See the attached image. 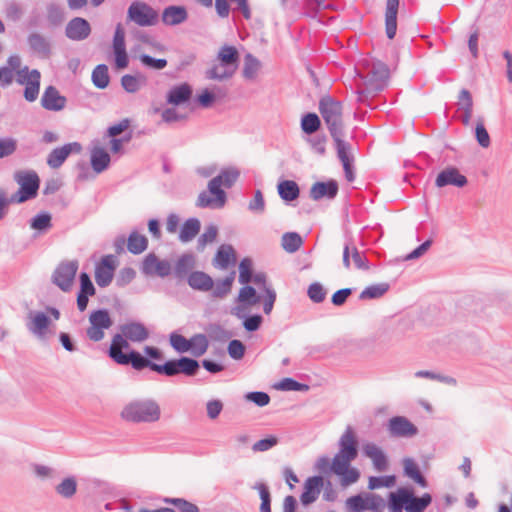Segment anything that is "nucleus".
<instances>
[{
  "instance_id": "nucleus-1",
  "label": "nucleus",
  "mask_w": 512,
  "mask_h": 512,
  "mask_svg": "<svg viewBox=\"0 0 512 512\" xmlns=\"http://www.w3.org/2000/svg\"><path fill=\"white\" fill-rule=\"evenodd\" d=\"M121 333L115 334L112 338L108 351L109 357L117 364L131 365L135 370L150 368L159 374L169 377L183 373L186 376H194L199 370L197 360L181 357L176 360H169L164 364H156L142 356L139 352L132 350L124 353L123 349L130 347L129 341L141 343L149 338L148 329L140 322H129L120 326Z\"/></svg>"
},
{
  "instance_id": "nucleus-2",
  "label": "nucleus",
  "mask_w": 512,
  "mask_h": 512,
  "mask_svg": "<svg viewBox=\"0 0 512 512\" xmlns=\"http://www.w3.org/2000/svg\"><path fill=\"white\" fill-rule=\"evenodd\" d=\"M239 171L235 168L224 169L221 173L212 178L208 183V192L203 191L199 194L196 206L200 208L219 209L226 203V193L221 189L223 185L230 188L238 179Z\"/></svg>"
},
{
  "instance_id": "nucleus-3",
  "label": "nucleus",
  "mask_w": 512,
  "mask_h": 512,
  "mask_svg": "<svg viewBox=\"0 0 512 512\" xmlns=\"http://www.w3.org/2000/svg\"><path fill=\"white\" fill-rule=\"evenodd\" d=\"M160 415V407L158 403L152 399L133 401L127 404L121 412L123 419L134 423L156 422L160 419Z\"/></svg>"
},
{
  "instance_id": "nucleus-4",
  "label": "nucleus",
  "mask_w": 512,
  "mask_h": 512,
  "mask_svg": "<svg viewBox=\"0 0 512 512\" xmlns=\"http://www.w3.org/2000/svg\"><path fill=\"white\" fill-rule=\"evenodd\" d=\"M319 112L331 136L344 135L343 107L340 101L331 96H323L319 101Z\"/></svg>"
},
{
  "instance_id": "nucleus-5",
  "label": "nucleus",
  "mask_w": 512,
  "mask_h": 512,
  "mask_svg": "<svg viewBox=\"0 0 512 512\" xmlns=\"http://www.w3.org/2000/svg\"><path fill=\"white\" fill-rule=\"evenodd\" d=\"M365 75L357 72V75L364 81L368 89L381 91L387 85L389 79L388 66L378 60H365L363 63Z\"/></svg>"
},
{
  "instance_id": "nucleus-6",
  "label": "nucleus",
  "mask_w": 512,
  "mask_h": 512,
  "mask_svg": "<svg viewBox=\"0 0 512 512\" xmlns=\"http://www.w3.org/2000/svg\"><path fill=\"white\" fill-rule=\"evenodd\" d=\"M315 470L320 473H334L340 476V484L342 487L350 486L356 483L360 478V472L357 468L351 467V463H345L343 466L330 465V459L327 456L319 457L314 466Z\"/></svg>"
},
{
  "instance_id": "nucleus-7",
  "label": "nucleus",
  "mask_w": 512,
  "mask_h": 512,
  "mask_svg": "<svg viewBox=\"0 0 512 512\" xmlns=\"http://www.w3.org/2000/svg\"><path fill=\"white\" fill-rule=\"evenodd\" d=\"M14 179L20 188L11 196V201L22 203L37 195L40 179L35 171H17L14 174Z\"/></svg>"
},
{
  "instance_id": "nucleus-8",
  "label": "nucleus",
  "mask_w": 512,
  "mask_h": 512,
  "mask_svg": "<svg viewBox=\"0 0 512 512\" xmlns=\"http://www.w3.org/2000/svg\"><path fill=\"white\" fill-rule=\"evenodd\" d=\"M339 451L336 453L330 465L343 466L345 463H351L357 458L358 448L357 439L352 427L348 426L339 439Z\"/></svg>"
},
{
  "instance_id": "nucleus-9",
  "label": "nucleus",
  "mask_w": 512,
  "mask_h": 512,
  "mask_svg": "<svg viewBox=\"0 0 512 512\" xmlns=\"http://www.w3.org/2000/svg\"><path fill=\"white\" fill-rule=\"evenodd\" d=\"M127 20L140 27L154 26L158 22V13L142 1H134L127 10Z\"/></svg>"
},
{
  "instance_id": "nucleus-10",
  "label": "nucleus",
  "mask_w": 512,
  "mask_h": 512,
  "mask_svg": "<svg viewBox=\"0 0 512 512\" xmlns=\"http://www.w3.org/2000/svg\"><path fill=\"white\" fill-rule=\"evenodd\" d=\"M347 510L363 512L370 510L372 512H382L385 508V502L379 495L372 493L358 494L349 497L346 502Z\"/></svg>"
},
{
  "instance_id": "nucleus-11",
  "label": "nucleus",
  "mask_w": 512,
  "mask_h": 512,
  "mask_svg": "<svg viewBox=\"0 0 512 512\" xmlns=\"http://www.w3.org/2000/svg\"><path fill=\"white\" fill-rule=\"evenodd\" d=\"M112 49L114 55V65L117 70H122L128 67L129 57L125 44V30L121 23L115 27V32L112 41Z\"/></svg>"
},
{
  "instance_id": "nucleus-12",
  "label": "nucleus",
  "mask_w": 512,
  "mask_h": 512,
  "mask_svg": "<svg viewBox=\"0 0 512 512\" xmlns=\"http://www.w3.org/2000/svg\"><path fill=\"white\" fill-rule=\"evenodd\" d=\"M77 270V261H68L61 263L53 274V282L61 290L69 291L73 285Z\"/></svg>"
},
{
  "instance_id": "nucleus-13",
  "label": "nucleus",
  "mask_w": 512,
  "mask_h": 512,
  "mask_svg": "<svg viewBox=\"0 0 512 512\" xmlns=\"http://www.w3.org/2000/svg\"><path fill=\"white\" fill-rule=\"evenodd\" d=\"M141 272L146 276L164 278L171 273V264L167 260H160L154 253H149L142 261Z\"/></svg>"
},
{
  "instance_id": "nucleus-14",
  "label": "nucleus",
  "mask_w": 512,
  "mask_h": 512,
  "mask_svg": "<svg viewBox=\"0 0 512 512\" xmlns=\"http://www.w3.org/2000/svg\"><path fill=\"white\" fill-rule=\"evenodd\" d=\"M116 260L113 255H105L95 267V281L101 288L107 287L113 280Z\"/></svg>"
},
{
  "instance_id": "nucleus-15",
  "label": "nucleus",
  "mask_w": 512,
  "mask_h": 512,
  "mask_svg": "<svg viewBox=\"0 0 512 512\" xmlns=\"http://www.w3.org/2000/svg\"><path fill=\"white\" fill-rule=\"evenodd\" d=\"M81 150L82 147L78 142L67 143L61 147L55 148L47 156V165L52 169H58L71 153H79Z\"/></svg>"
},
{
  "instance_id": "nucleus-16",
  "label": "nucleus",
  "mask_w": 512,
  "mask_h": 512,
  "mask_svg": "<svg viewBox=\"0 0 512 512\" xmlns=\"http://www.w3.org/2000/svg\"><path fill=\"white\" fill-rule=\"evenodd\" d=\"M388 431L394 437H413L418 433L417 427L404 416L392 417L388 422Z\"/></svg>"
},
{
  "instance_id": "nucleus-17",
  "label": "nucleus",
  "mask_w": 512,
  "mask_h": 512,
  "mask_svg": "<svg viewBox=\"0 0 512 512\" xmlns=\"http://www.w3.org/2000/svg\"><path fill=\"white\" fill-rule=\"evenodd\" d=\"M27 44L33 54L42 59H48L52 54L50 40L39 32H31L27 36Z\"/></svg>"
},
{
  "instance_id": "nucleus-18",
  "label": "nucleus",
  "mask_w": 512,
  "mask_h": 512,
  "mask_svg": "<svg viewBox=\"0 0 512 512\" xmlns=\"http://www.w3.org/2000/svg\"><path fill=\"white\" fill-rule=\"evenodd\" d=\"M67 99L61 95L57 88L48 86L41 97V106L48 111H61L66 107Z\"/></svg>"
},
{
  "instance_id": "nucleus-19",
  "label": "nucleus",
  "mask_w": 512,
  "mask_h": 512,
  "mask_svg": "<svg viewBox=\"0 0 512 512\" xmlns=\"http://www.w3.org/2000/svg\"><path fill=\"white\" fill-rule=\"evenodd\" d=\"M91 33V26L89 22L81 17L71 19L66 28L65 35L73 41H82L89 37Z\"/></svg>"
},
{
  "instance_id": "nucleus-20",
  "label": "nucleus",
  "mask_w": 512,
  "mask_h": 512,
  "mask_svg": "<svg viewBox=\"0 0 512 512\" xmlns=\"http://www.w3.org/2000/svg\"><path fill=\"white\" fill-rule=\"evenodd\" d=\"M468 180L466 176L461 174L456 167L450 166L442 170L436 180L435 185L438 188H442L448 185L456 186V187H464L467 184Z\"/></svg>"
},
{
  "instance_id": "nucleus-21",
  "label": "nucleus",
  "mask_w": 512,
  "mask_h": 512,
  "mask_svg": "<svg viewBox=\"0 0 512 512\" xmlns=\"http://www.w3.org/2000/svg\"><path fill=\"white\" fill-rule=\"evenodd\" d=\"M350 257L352 258L354 267L358 270H368L369 263L364 255L356 246L346 243L343 249V265L346 269L351 267Z\"/></svg>"
},
{
  "instance_id": "nucleus-22",
  "label": "nucleus",
  "mask_w": 512,
  "mask_h": 512,
  "mask_svg": "<svg viewBox=\"0 0 512 512\" xmlns=\"http://www.w3.org/2000/svg\"><path fill=\"white\" fill-rule=\"evenodd\" d=\"M363 454L369 458L376 471L384 472L388 469V459L384 451L372 442L365 443L362 447Z\"/></svg>"
},
{
  "instance_id": "nucleus-23",
  "label": "nucleus",
  "mask_w": 512,
  "mask_h": 512,
  "mask_svg": "<svg viewBox=\"0 0 512 512\" xmlns=\"http://www.w3.org/2000/svg\"><path fill=\"white\" fill-rule=\"evenodd\" d=\"M27 319L28 330L38 338H43L50 324L47 314L40 311H29Z\"/></svg>"
},
{
  "instance_id": "nucleus-24",
  "label": "nucleus",
  "mask_w": 512,
  "mask_h": 512,
  "mask_svg": "<svg viewBox=\"0 0 512 512\" xmlns=\"http://www.w3.org/2000/svg\"><path fill=\"white\" fill-rule=\"evenodd\" d=\"M323 484L324 481L321 476L307 478L304 483V490L300 496L301 503L303 505H309L315 502L319 497Z\"/></svg>"
},
{
  "instance_id": "nucleus-25",
  "label": "nucleus",
  "mask_w": 512,
  "mask_h": 512,
  "mask_svg": "<svg viewBox=\"0 0 512 512\" xmlns=\"http://www.w3.org/2000/svg\"><path fill=\"white\" fill-rule=\"evenodd\" d=\"M338 193V184L335 180L316 182L310 189V197L317 201L322 198L334 199Z\"/></svg>"
},
{
  "instance_id": "nucleus-26",
  "label": "nucleus",
  "mask_w": 512,
  "mask_h": 512,
  "mask_svg": "<svg viewBox=\"0 0 512 512\" xmlns=\"http://www.w3.org/2000/svg\"><path fill=\"white\" fill-rule=\"evenodd\" d=\"M192 88L188 83L173 86L166 95V102L170 105L179 106L190 100Z\"/></svg>"
},
{
  "instance_id": "nucleus-27",
  "label": "nucleus",
  "mask_w": 512,
  "mask_h": 512,
  "mask_svg": "<svg viewBox=\"0 0 512 512\" xmlns=\"http://www.w3.org/2000/svg\"><path fill=\"white\" fill-rule=\"evenodd\" d=\"M398 7L399 0H386L385 32L389 39L396 35Z\"/></svg>"
},
{
  "instance_id": "nucleus-28",
  "label": "nucleus",
  "mask_w": 512,
  "mask_h": 512,
  "mask_svg": "<svg viewBox=\"0 0 512 512\" xmlns=\"http://www.w3.org/2000/svg\"><path fill=\"white\" fill-rule=\"evenodd\" d=\"M188 18L187 10L184 6L171 5L162 12V22L168 26H176L184 23Z\"/></svg>"
},
{
  "instance_id": "nucleus-29",
  "label": "nucleus",
  "mask_w": 512,
  "mask_h": 512,
  "mask_svg": "<svg viewBox=\"0 0 512 512\" xmlns=\"http://www.w3.org/2000/svg\"><path fill=\"white\" fill-rule=\"evenodd\" d=\"M187 282L191 288L204 292L210 291L214 286L213 279L201 271L190 273Z\"/></svg>"
},
{
  "instance_id": "nucleus-30",
  "label": "nucleus",
  "mask_w": 512,
  "mask_h": 512,
  "mask_svg": "<svg viewBox=\"0 0 512 512\" xmlns=\"http://www.w3.org/2000/svg\"><path fill=\"white\" fill-rule=\"evenodd\" d=\"M90 160L92 169L96 173H101L109 167L111 158L104 148L97 146L91 150Z\"/></svg>"
},
{
  "instance_id": "nucleus-31",
  "label": "nucleus",
  "mask_w": 512,
  "mask_h": 512,
  "mask_svg": "<svg viewBox=\"0 0 512 512\" xmlns=\"http://www.w3.org/2000/svg\"><path fill=\"white\" fill-rule=\"evenodd\" d=\"M431 501L432 497L428 493L423 494L421 497H415L411 491L407 490L406 511L422 512L430 505Z\"/></svg>"
},
{
  "instance_id": "nucleus-32",
  "label": "nucleus",
  "mask_w": 512,
  "mask_h": 512,
  "mask_svg": "<svg viewBox=\"0 0 512 512\" xmlns=\"http://www.w3.org/2000/svg\"><path fill=\"white\" fill-rule=\"evenodd\" d=\"M148 247V239L138 231H132L127 238V250L138 255L144 252Z\"/></svg>"
},
{
  "instance_id": "nucleus-33",
  "label": "nucleus",
  "mask_w": 512,
  "mask_h": 512,
  "mask_svg": "<svg viewBox=\"0 0 512 512\" xmlns=\"http://www.w3.org/2000/svg\"><path fill=\"white\" fill-rule=\"evenodd\" d=\"M200 221L197 218H190L184 222L179 233V240L183 243L190 242L200 231Z\"/></svg>"
},
{
  "instance_id": "nucleus-34",
  "label": "nucleus",
  "mask_w": 512,
  "mask_h": 512,
  "mask_svg": "<svg viewBox=\"0 0 512 512\" xmlns=\"http://www.w3.org/2000/svg\"><path fill=\"white\" fill-rule=\"evenodd\" d=\"M32 79L25 84L24 98L28 102H34L39 95L41 73L37 69H32Z\"/></svg>"
},
{
  "instance_id": "nucleus-35",
  "label": "nucleus",
  "mask_w": 512,
  "mask_h": 512,
  "mask_svg": "<svg viewBox=\"0 0 512 512\" xmlns=\"http://www.w3.org/2000/svg\"><path fill=\"white\" fill-rule=\"evenodd\" d=\"M261 68V62L252 54L248 53L244 57L242 75L246 80H254Z\"/></svg>"
},
{
  "instance_id": "nucleus-36",
  "label": "nucleus",
  "mask_w": 512,
  "mask_h": 512,
  "mask_svg": "<svg viewBox=\"0 0 512 512\" xmlns=\"http://www.w3.org/2000/svg\"><path fill=\"white\" fill-rule=\"evenodd\" d=\"M235 70V67H230L228 65H224L223 63H219L206 71V78L219 81L225 80L231 78L235 73Z\"/></svg>"
},
{
  "instance_id": "nucleus-37",
  "label": "nucleus",
  "mask_w": 512,
  "mask_h": 512,
  "mask_svg": "<svg viewBox=\"0 0 512 512\" xmlns=\"http://www.w3.org/2000/svg\"><path fill=\"white\" fill-rule=\"evenodd\" d=\"M404 465V473L407 477L413 479L417 484H419L422 487L427 486L426 479L421 474L418 465L415 463V461L411 458H405L403 461Z\"/></svg>"
},
{
  "instance_id": "nucleus-38",
  "label": "nucleus",
  "mask_w": 512,
  "mask_h": 512,
  "mask_svg": "<svg viewBox=\"0 0 512 512\" xmlns=\"http://www.w3.org/2000/svg\"><path fill=\"white\" fill-rule=\"evenodd\" d=\"M278 193L285 201H293L299 196V187L292 180H284L278 184Z\"/></svg>"
},
{
  "instance_id": "nucleus-39",
  "label": "nucleus",
  "mask_w": 512,
  "mask_h": 512,
  "mask_svg": "<svg viewBox=\"0 0 512 512\" xmlns=\"http://www.w3.org/2000/svg\"><path fill=\"white\" fill-rule=\"evenodd\" d=\"M407 489L401 488L396 493L390 494L389 509L390 512H403L406 510Z\"/></svg>"
},
{
  "instance_id": "nucleus-40",
  "label": "nucleus",
  "mask_w": 512,
  "mask_h": 512,
  "mask_svg": "<svg viewBox=\"0 0 512 512\" xmlns=\"http://www.w3.org/2000/svg\"><path fill=\"white\" fill-rule=\"evenodd\" d=\"M235 258V251L231 245L223 244L218 248V251L215 255V262L222 269H226L231 259Z\"/></svg>"
},
{
  "instance_id": "nucleus-41",
  "label": "nucleus",
  "mask_w": 512,
  "mask_h": 512,
  "mask_svg": "<svg viewBox=\"0 0 512 512\" xmlns=\"http://www.w3.org/2000/svg\"><path fill=\"white\" fill-rule=\"evenodd\" d=\"M46 18L50 25H60L65 18L63 8L57 3H48L46 6Z\"/></svg>"
},
{
  "instance_id": "nucleus-42",
  "label": "nucleus",
  "mask_w": 512,
  "mask_h": 512,
  "mask_svg": "<svg viewBox=\"0 0 512 512\" xmlns=\"http://www.w3.org/2000/svg\"><path fill=\"white\" fill-rule=\"evenodd\" d=\"M217 59L224 65L236 68V63L238 61V51L234 46L225 45L219 50Z\"/></svg>"
},
{
  "instance_id": "nucleus-43",
  "label": "nucleus",
  "mask_w": 512,
  "mask_h": 512,
  "mask_svg": "<svg viewBox=\"0 0 512 512\" xmlns=\"http://www.w3.org/2000/svg\"><path fill=\"white\" fill-rule=\"evenodd\" d=\"M344 135L331 136L335 142L337 156L342 164L352 162L353 158L350 156L351 146L343 140Z\"/></svg>"
},
{
  "instance_id": "nucleus-44",
  "label": "nucleus",
  "mask_w": 512,
  "mask_h": 512,
  "mask_svg": "<svg viewBox=\"0 0 512 512\" xmlns=\"http://www.w3.org/2000/svg\"><path fill=\"white\" fill-rule=\"evenodd\" d=\"M89 322L91 325L102 329H109L113 324L108 311L104 309L93 311L90 314Z\"/></svg>"
},
{
  "instance_id": "nucleus-45",
  "label": "nucleus",
  "mask_w": 512,
  "mask_h": 512,
  "mask_svg": "<svg viewBox=\"0 0 512 512\" xmlns=\"http://www.w3.org/2000/svg\"><path fill=\"white\" fill-rule=\"evenodd\" d=\"M55 490L63 498H72L77 491V482L74 477H67L55 487Z\"/></svg>"
},
{
  "instance_id": "nucleus-46",
  "label": "nucleus",
  "mask_w": 512,
  "mask_h": 512,
  "mask_svg": "<svg viewBox=\"0 0 512 512\" xmlns=\"http://www.w3.org/2000/svg\"><path fill=\"white\" fill-rule=\"evenodd\" d=\"M303 244L301 236L296 232H287L282 236V247L289 253H294Z\"/></svg>"
},
{
  "instance_id": "nucleus-47",
  "label": "nucleus",
  "mask_w": 512,
  "mask_h": 512,
  "mask_svg": "<svg viewBox=\"0 0 512 512\" xmlns=\"http://www.w3.org/2000/svg\"><path fill=\"white\" fill-rule=\"evenodd\" d=\"M92 82L99 88L104 89L109 84L108 67L105 64L97 65L92 72Z\"/></svg>"
},
{
  "instance_id": "nucleus-48",
  "label": "nucleus",
  "mask_w": 512,
  "mask_h": 512,
  "mask_svg": "<svg viewBox=\"0 0 512 512\" xmlns=\"http://www.w3.org/2000/svg\"><path fill=\"white\" fill-rule=\"evenodd\" d=\"M190 345H191V348H190L191 353L195 357H200L206 353V351L209 347V342H208L206 335L196 334L190 338Z\"/></svg>"
},
{
  "instance_id": "nucleus-49",
  "label": "nucleus",
  "mask_w": 512,
  "mask_h": 512,
  "mask_svg": "<svg viewBox=\"0 0 512 512\" xmlns=\"http://www.w3.org/2000/svg\"><path fill=\"white\" fill-rule=\"evenodd\" d=\"M145 81L143 76L137 77L126 74L121 78V85L126 92L136 93L140 90L141 86L145 84Z\"/></svg>"
},
{
  "instance_id": "nucleus-50",
  "label": "nucleus",
  "mask_w": 512,
  "mask_h": 512,
  "mask_svg": "<svg viewBox=\"0 0 512 512\" xmlns=\"http://www.w3.org/2000/svg\"><path fill=\"white\" fill-rule=\"evenodd\" d=\"M321 125L320 118L315 113H308L301 119V129L306 134L315 133Z\"/></svg>"
},
{
  "instance_id": "nucleus-51",
  "label": "nucleus",
  "mask_w": 512,
  "mask_h": 512,
  "mask_svg": "<svg viewBox=\"0 0 512 512\" xmlns=\"http://www.w3.org/2000/svg\"><path fill=\"white\" fill-rule=\"evenodd\" d=\"M389 289V285L387 283H380L366 287L360 293V299H376L383 296Z\"/></svg>"
},
{
  "instance_id": "nucleus-52",
  "label": "nucleus",
  "mask_w": 512,
  "mask_h": 512,
  "mask_svg": "<svg viewBox=\"0 0 512 512\" xmlns=\"http://www.w3.org/2000/svg\"><path fill=\"white\" fill-rule=\"evenodd\" d=\"M194 257L189 254L182 255L175 266V274L177 277H183L187 275L190 270L194 267Z\"/></svg>"
},
{
  "instance_id": "nucleus-53",
  "label": "nucleus",
  "mask_w": 512,
  "mask_h": 512,
  "mask_svg": "<svg viewBox=\"0 0 512 512\" xmlns=\"http://www.w3.org/2000/svg\"><path fill=\"white\" fill-rule=\"evenodd\" d=\"M234 282V273H231L221 281H217L216 286L213 290V296L215 298H224L230 293L232 284Z\"/></svg>"
},
{
  "instance_id": "nucleus-54",
  "label": "nucleus",
  "mask_w": 512,
  "mask_h": 512,
  "mask_svg": "<svg viewBox=\"0 0 512 512\" xmlns=\"http://www.w3.org/2000/svg\"><path fill=\"white\" fill-rule=\"evenodd\" d=\"M396 483V477L393 475L388 476H371L369 477L368 488L370 490L379 489L381 487H393Z\"/></svg>"
},
{
  "instance_id": "nucleus-55",
  "label": "nucleus",
  "mask_w": 512,
  "mask_h": 512,
  "mask_svg": "<svg viewBox=\"0 0 512 512\" xmlns=\"http://www.w3.org/2000/svg\"><path fill=\"white\" fill-rule=\"evenodd\" d=\"M254 489L258 490L261 498L260 512H271V495L268 486L264 483H257Z\"/></svg>"
},
{
  "instance_id": "nucleus-56",
  "label": "nucleus",
  "mask_w": 512,
  "mask_h": 512,
  "mask_svg": "<svg viewBox=\"0 0 512 512\" xmlns=\"http://www.w3.org/2000/svg\"><path fill=\"white\" fill-rule=\"evenodd\" d=\"M242 287L238 294V302L248 303L249 305H255L260 301V297L256 295V290L252 286Z\"/></svg>"
},
{
  "instance_id": "nucleus-57",
  "label": "nucleus",
  "mask_w": 512,
  "mask_h": 512,
  "mask_svg": "<svg viewBox=\"0 0 512 512\" xmlns=\"http://www.w3.org/2000/svg\"><path fill=\"white\" fill-rule=\"evenodd\" d=\"M307 295L312 302L322 303L326 298L327 292L321 283L314 282L309 285Z\"/></svg>"
},
{
  "instance_id": "nucleus-58",
  "label": "nucleus",
  "mask_w": 512,
  "mask_h": 512,
  "mask_svg": "<svg viewBox=\"0 0 512 512\" xmlns=\"http://www.w3.org/2000/svg\"><path fill=\"white\" fill-rule=\"evenodd\" d=\"M51 215L47 212L39 213L31 220V228L39 231L48 230L51 224Z\"/></svg>"
},
{
  "instance_id": "nucleus-59",
  "label": "nucleus",
  "mask_w": 512,
  "mask_h": 512,
  "mask_svg": "<svg viewBox=\"0 0 512 512\" xmlns=\"http://www.w3.org/2000/svg\"><path fill=\"white\" fill-rule=\"evenodd\" d=\"M218 234V229L214 225L208 226L204 233L201 234V236L198 238L197 241V249L203 250L207 244L212 243L215 241Z\"/></svg>"
},
{
  "instance_id": "nucleus-60",
  "label": "nucleus",
  "mask_w": 512,
  "mask_h": 512,
  "mask_svg": "<svg viewBox=\"0 0 512 512\" xmlns=\"http://www.w3.org/2000/svg\"><path fill=\"white\" fill-rule=\"evenodd\" d=\"M170 344L179 353H185L191 348L190 339L188 340L184 336L177 333H171Z\"/></svg>"
},
{
  "instance_id": "nucleus-61",
  "label": "nucleus",
  "mask_w": 512,
  "mask_h": 512,
  "mask_svg": "<svg viewBox=\"0 0 512 512\" xmlns=\"http://www.w3.org/2000/svg\"><path fill=\"white\" fill-rule=\"evenodd\" d=\"M252 280V261L244 258L239 264V282L248 284Z\"/></svg>"
},
{
  "instance_id": "nucleus-62",
  "label": "nucleus",
  "mask_w": 512,
  "mask_h": 512,
  "mask_svg": "<svg viewBox=\"0 0 512 512\" xmlns=\"http://www.w3.org/2000/svg\"><path fill=\"white\" fill-rule=\"evenodd\" d=\"M475 137L478 144L483 148H488L491 144L490 136L483 124V120H478L475 127Z\"/></svg>"
},
{
  "instance_id": "nucleus-63",
  "label": "nucleus",
  "mask_w": 512,
  "mask_h": 512,
  "mask_svg": "<svg viewBox=\"0 0 512 512\" xmlns=\"http://www.w3.org/2000/svg\"><path fill=\"white\" fill-rule=\"evenodd\" d=\"M139 60L145 67L153 70H162L167 66L166 59H156L147 54L139 55Z\"/></svg>"
},
{
  "instance_id": "nucleus-64",
  "label": "nucleus",
  "mask_w": 512,
  "mask_h": 512,
  "mask_svg": "<svg viewBox=\"0 0 512 512\" xmlns=\"http://www.w3.org/2000/svg\"><path fill=\"white\" fill-rule=\"evenodd\" d=\"M164 502L173 504L180 512H200L195 504L182 498H165Z\"/></svg>"
}]
</instances>
